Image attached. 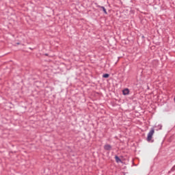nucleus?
<instances>
[{
  "mask_svg": "<svg viewBox=\"0 0 175 175\" xmlns=\"http://www.w3.org/2000/svg\"><path fill=\"white\" fill-rule=\"evenodd\" d=\"M154 133H155V130L152 129L150 132L148 133L147 141L150 142L152 140V136H154Z\"/></svg>",
  "mask_w": 175,
  "mask_h": 175,
  "instance_id": "nucleus-1",
  "label": "nucleus"
},
{
  "mask_svg": "<svg viewBox=\"0 0 175 175\" xmlns=\"http://www.w3.org/2000/svg\"><path fill=\"white\" fill-rule=\"evenodd\" d=\"M104 150H106V151H110V150H111V146L109 144L105 145Z\"/></svg>",
  "mask_w": 175,
  "mask_h": 175,
  "instance_id": "nucleus-2",
  "label": "nucleus"
},
{
  "mask_svg": "<svg viewBox=\"0 0 175 175\" xmlns=\"http://www.w3.org/2000/svg\"><path fill=\"white\" fill-rule=\"evenodd\" d=\"M123 95H129V89H124L123 91Z\"/></svg>",
  "mask_w": 175,
  "mask_h": 175,
  "instance_id": "nucleus-3",
  "label": "nucleus"
},
{
  "mask_svg": "<svg viewBox=\"0 0 175 175\" xmlns=\"http://www.w3.org/2000/svg\"><path fill=\"white\" fill-rule=\"evenodd\" d=\"M98 8H100V9H103L104 13H105V14H107V11H106V8H105V7L100 6V5H98Z\"/></svg>",
  "mask_w": 175,
  "mask_h": 175,
  "instance_id": "nucleus-4",
  "label": "nucleus"
},
{
  "mask_svg": "<svg viewBox=\"0 0 175 175\" xmlns=\"http://www.w3.org/2000/svg\"><path fill=\"white\" fill-rule=\"evenodd\" d=\"M115 159H116V161L117 162V163H121V159L120 157H118V156L115 157Z\"/></svg>",
  "mask_w": 175,
  "mask_h": 175,
  "instance_id": "nucleus-5",
  "label": "nucleus"
},
{
  "mask_svg": "<svg viewBox=\"0 0 175 175\" xmlns=\"http://www.w3.org/2000/svg\"><path fill=\"white\" fill-rule=\"evenodd\" d=\"M103 77H104L105 79H107V77H109V74H104L103 75Z\"/></svg>",
  "mask_w": 175,
  "mask_h": 175,
  "instance_id": "nucleus-6",
  "label": "nucleus"
}]
</instances>
